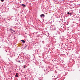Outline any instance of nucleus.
I'll return each mask as SVG.
<instances>
[{
	"label": "nucleus",
	"mask_w": 80,
	"mask_h": 80,
	"mask_svg": "<svg viewBox=\"0 0 80 80\" xmlns=\"http://www.w3.org/2000/svg\"><path fill=\"white\" fill-rule=\"evenodd\" d=\"M40 17H45V15L43 14H42L40 15Z\"/></svg>",
	"instance_id": "nucleus-1"
},
{
	"label": "nucleus",
	"mask_w": 80,
	"mask_h": 80,
	"mask_svg": "<svg viewBox=\"0 0 80 80\" xmlns=\"http://www.w3.org/2000/svg\"><path fill=\"white\" fill-rule=\"evenodd\" d=\"M22 7H26V5L24 4H22Z\"/></svg>",
	"instance_id": "nucleus-2"
},
{
	"label": "nucleus",
	"mask_w": 80,
	"mask_h": 80,
	"mask_svg": "<svg viewBox=\"0 0 80 80\" xmlns=\"http://www.w3.org/2000/svg\"><path fill=\"white\" fill-rule=\"evenodd\" d=\"M18 73H16V75L15 76V77H18Z\"/></svg>",
	"instance_id": "nucleus-3"
},
{
	"label": "nucleus",
	"mask_w": 80,
	"mask_h": 80,
	"mask_svg": "<svg viewBox=\"0 0 80 80\" xmlns=\"http://www.w3.org/2000/svg\"><path fill=\"white\" fill-rule=\"evenodd\" d=\"M21 41L22 43H25V41L23 40H22Z\"/></svg>",
	"instance_id": "nucleus-4"
},
{
	"label": "nucleus",
	"mask_w": 80,
	"mask_h": 80,
	"mask_svg": "<svg viewBox=\"0 0 80 80\" xmlns=\"http://www.w3.org/2000/svg\"><path fill=\"white\" fill-rule=\"evenodd\" d=\"M67 13L68 14V15H70V13H69V12H67Z\"/></svg>",
	"instance_id": "nucleus-5"
},
{
	"label": "nucleus",
	"mask_w": 80,
	"mask_h": 80,
	"mask_svg": "<svg viewBox=\"0 0 80 80\" xmlns=\"http://www.w3.org/2000/svg\"><path fill=\"white\" fill-rule=\"evenodd\" d=\"M1 2H3L4 1V0H1Z\"/></svg>",
	"instance_id": "nucleus-6"
},
{
	"label": "nucleus",
	"mask_w": 80,
	"mask_h": 80,
	"mask_svg": "<svg viewBox=\"0 0 80 80\" xmlns=\"http://www.w3.org/2000/svg\"><path fill=\"white\" fill-rule=\"evenodd\" d=\"M25 68V65H24V68Z\"/></svg>",
	"instance_id": "nucleus-7"
},
{
	"label": "nucleus",
	"mask_w": 80,
	"mask_h": 80,
	"mask_svg": "<svg viewBox=\"0 0 80 80\" xmlns=\"http://www.w3.org/2000/svg\"><path fill=\"white\" fill-rule=\"evenodd\" d=\"M69 15H72V14L71 13H69Z\"/></svg>",
	"instance_id": "nucleus-8"
},
{
	"label": "nucleus",
	"mask_w": 80,
	"mask_h": 80,
	"mask_svg": "<svg viewBox=\"0 0 80 80\" xmlns=\"http://www.w3.org/2000/svg\"><path fill=\"white\" fill-rule=\"evenodd\" d=\"M18 62H20V61H18Z\"/></svg>",
	"instance_id": "nucleus-9"
},
{
	"label": "nucleus",
	"mask_w": 80,
	"mask_h": 80,
	"mask_svg": "<svg viewBox=\"0 0 80 80\" xmlns=\"http://www.w3.org/2000/svg\"><path fill=\"white\" fill-rule=\"evenodd\" d=\"M12 31H13V32H15V31L13 30Z\"/></svg>",
	"instance_id": "nucleus-10"
},
{
	"label": "nucleus",
	"mask_w": 80,
	"mask_h": 80,
	"mask_svg": "<svg viewBox=\"0 0 80 80\" xmlns=\"http://www.w3.org/2000/svg\"><path fill=\"white\" fill-rule=\"evenodd\" d=\"M25 34H27V33H26Z\"/></svg>",
	"instance_id": "nucleus-11"
}]
</instances>
